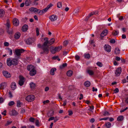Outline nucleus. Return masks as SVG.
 I'll use <instances>...</instances> for the list:
<instances>
[{
	"label": "nucleus",
	"mask_w": 128,
	"mask_h": 128,
	"mask_svg": "<svg viewBox=\"0 0 128 128\" xmlns=\"http://www.w3.org/2000/svg\"><path fill=\"white\" fill-rule=\"evenodd\" d=\"M42 51L40 52V54H47L48 53L49 50L47 47H46V46H42Z\"/></svg>",
	"instance_id": "f257e3e1"
},
{
	"label": "nucleus",
	"mask_w": 128,
	"mask_h": 128,
	"mask_svg": "<svg viewBox=\"0 0 128 128\" xmlns=\"http://www.w3.org/2000/svg\"><path fill=\"white\" fill-rule=\"evenodd\" d=\"M24 51V50L23 49H16L15 50L14 53L17 56H20L21 54Z\"/></svg>",
	"instance_id": "f03ea898"
},
{
	"label": "nucleus",
	"mask_w": 128,
	"mask_h": 128,
	"mask_svg": "<svg viewBox=\"0 0 128 128\" xmlns=\"http://www.w3.org/2000/svg\"><path fill=\"white\" fill-rule=\"evenodd\" d=\"M19 79L18 84L20 86H22L24 84V83L25 81L24 78L22 76L20 75L19 76Z\"/></svg>",
	"instance_id": "7ed1b4c3"
},
{
	"label": "nucleus",
	"mask_w": 128,
	"mask_h": 128,
	"mask_svg": "<svg viewBox=\"0 0 128 128\" xmlns=\"http://www.w3.org/2000/svg\"><path fill=\"white\" fill-rule=\"evenodd\" d=\"M35 98V96L33 95H29L26 98V100L28 102H31L34 101Z\"/></svg>",
	"instance_id": "20e7f679"
},
{
	"label": "nucleus",
	"mask_w": 128,
	"mask_h": 128,
	"mask_svg": "<svg viewBox=\"0 0 128 128\" xmlns=\"http://www.w3.org/2000/svg\"><path fill=\"white\" fill-rule=\"evenodd\" d=\"M53 6V4H50L45 9L41 10L40 14H42L44 12H46L49 8Z\"/></svg>",
	"instance_id": "39448f33"
},
{
	"label": "nucleus",
	"mask_w": 128,
	"mask_h": 128,
	"mask_svg": "<svg viewBox=\"0 0 128 128\" xmlns=\"http://www.w3.org/2000/svg\"><path fill=\"white\" fill-rule=\"evenodd\" d=\"M2 73L4 76L6 78H9L11 76L10 74L8 71L4 70L3 71Z\"/></svg>",
	"instance_id": "423d86ee"
},
{
	"label": "nucleus",
	"mask_w": 128,
	"mask_h": 128,
	"mask_svg": "<svg viewBox=\"0 0 128 128\" xmlns=\"http://www.w3.org/2000/svg\"><path fill=\"white\" fill-rule=\"evenodd\" d=\"M49 18L51 21L54 22L57 20L58 18V16L56 15H52L49 16Z\"/></svg>",
	"instance_id": "0eeeda50"
},
{
	"label": "nucleus",
	"mask_w": 128,
	"mask_h": 128,
	"mask_svg": "<svg viewBox=\"0 0 128 128\" xmlns=\"http://www.w3.org/2000/svg\"><path fill=\"white\" fill-rule=\"evenodd\" d=\"M122 72V69L121 67L118 68L117 69L115 72V76H118L120 75Z\"/></svg>",
	"instance_id": "6e6552de"
},
{
	"label": "nucleus",
	"mask_w": 128,
	"mask_h": 128,
	"mask_svg": "<svg viewBox=\"0 0 128 128\" xmlns=\"http://www.w3.org/2000/svg\"><path fill=\"white\" fill-rule=\"evenodd\" d=\"M24 41L26 44L29 45L31 44L34 42L32 39L31 38H28Z\"/></svg>",
	"instance_id": "1a4fd4ad"
},
{
	"label": "nucleus",
	"mask_w": 128,
	"mask_h": 128,
	"mask_svg": "<svg viewBox=\"0 0 128 128\" xmlns=\"http://www.w3.org/2000/svg\"><path fill=\"white\" fill-rule=\"evenodd\" d=\"M13 22L14 25L16 26H18L19 24V20L16 18H14L13 20Z\"/></svg>",
	"instance_id": "9d476101"
},
{
	"label": "nucleus",
	"mask_w": 128,
	"mask_h": 128,
	"mask_svg": "<svg viewBox=\"0 0 128 128\" xmlns=\"http://www.w3.org/2000/svg\"><path fill=\"white\" fill-rule=\"evenodd\" d=\"M104 48L105 50L108 52H110L111 51V47L109 45H105Z\"/></svg>",
	"instance_id": "9b49d317"
},
{
	"label": "nucleus",
	"mask_w": 128,
	"mask_h": 128,
	"mask_svg": "<svg viewBox=\"0 0 128 128\" xmlns=\"http://www.w3.org/2000/svg\"><path fill=\"white\" fill-rule=\"evenodd\" d=\"M108 30H104L101 34L100 36L103 37L106 35L108 33Z\"/></svg>",
	"instance_id": "f8f14e48"
},
{
	"label": "nucleus",
	"mask_w": 128,
	"mask_h": 128,
	"mask_svg": "<svg viewBox=\"0 0 128 128\" xmlns=\"http://www.w3.org/2000/svg\"><path fill=\"white\" fill-rule=\"evenodd\" d=\"M27 70L30 71L35 70L34 66L31 65L28 66L27 67Z\"/></svg>",
	"instance_id": "ddd939ff"
},
{
	"label": "nucleus",
	"mask_w": 128,
	"mask_h": 128,
	"mask_svg": "<svg viewBox=\"0 0 128 128\" xmlns=\"http://www.w3.org/2000/svg\"><path fill=\"white\" fill-rule=\"evenodd\" d=\"M48 38L46 37L44 38V40L45 41L44 42L42 46H46L48 44Z\"/></svg>",
	"instance_id": "4468645a"
},
{
	"label": "nucleus",
	"mask_w": 128,
	"mask_h": 128,
	"mask_svg": "<svg viewBox=\"0 0 128 128\" xmlns=\"http://www.w3.org/2000/svg\"><path fill=\"white\" fill-rule=\"evenodd\" d=\"M12 65L16 66L17 64L18 63V60L16 59L13 58L12 60Z\"/></svg>",
	"instance_id": "2eb2a0df"
},
{
	"label": "nucleus",
	"mask_w": 128,
	"mask_h": 128,
	"mask_svg": "<svg viewBox=\"0 0 128 128\" xmlns=\"http://www.w3.org/2000/svg\"><path fill=\"white\" fill-rule=\"evenodd\" d=\"M10 86L12 90H15L16 88V84L14 82H12Z\"/></svg>",
	"instance_id": "dca6fc26"
},
{
	"label": "nucleus",
	"mask_w": 128,
	"mask_h": 128,
	"mask_svg": "<svg viewBox=\"0 0 128 128\" xmlns=\"http://www.w3.org/2000/svg\"><path fill=\"white\" fill-rule=\"evenodd\" d=\"M7 63L8 66H11L12 64V60H11L10 58H8L7 60Z\"/></svg>",
	"instance_id": "f3484780"
},
{
	"label": "nucleus",
	"mask_w": 128,
	"mask_h": 128,
	"mask_svg": "<svg viewBox=\"0 0 128 128\" xmlns=\"http://www.w3.org/2000/svg\"><path fill=\"white\" fill-rule=\"evenodd\" d=\"M20 33L19 32H17L15 34L14 38L16 39H17L20 38Z\"/></svg>",
	"instance_id": "a211bd4d"
},
{
	"label": "nucleus",
	"mask_w": 128,
	"mask_h": 128,
	"mask_svg": "<svg viewBox=\"0 0 128 128\" xmlns=\"http://www.w3.org/2000/svg\"><path fill=\"white\" fill-rule=\"evenodd\" d=\"M6 85V83L5 82L2 83L0 84V89H3Z\"/></svg>",
	"instance_id": "6ab92c4d"
},
{
	"label": "nucleus",
	"mask_w": 128,
	"mask_h": 128,
	"mask_svg": "<svg viewBox=\"0 0 128 128\" xmlns=\"http://www.w3.org/2000/svg\"><path fill=\"white\" fill-rule=\"evenodd\" d=\"M36 73V71L35 69L33 70L30 71L29 74L30 76H33Z\"/></svg>",
	"instance_id": "aec40b11"
},
{
	"label": "nucleus",
	"mask_w": 128,
	"mask_h": 128,
	"mask_svg": "<svg viewBox=\"0 0 128 128\" xmlns=\"http://www.w3.org/2000/svg\"><path fill=\"white\" fill-rule=\"evenodd\" d=\"M4 10L3 9H0V18H2L4 16Z\"/></svg>",
	"instance_id": "412c9836"
},
{
	"label": "nucleus",
	"mask_w": 128,
	"mask_h": 128,
	"mask_svg": "<svg viewBox=\"0 0 128 128\" xmlns=\"http://www.w3.org/2000/svg\"><path fill=\"white\" fill-rule=\"evenodd\" d=\"M104 126L106 128H110L111 126V124L110 122H106L104 124Z\"/></svg>",
	"instance_id": "4be33fe9"
},
{
	"label": "nucleus",
	"mask_w": 128,
	"mask_h": 128,
	"mask_svg": "<svg viewBox=\"0 0 128 128\" xmlns=\"http://www.w3.org/2000/svg\"><path fill=\"white\" fill-rule=\"evenodd\" d=\"M28 25L25 24L24 25L22 28V30L23 32L26 31L28 29Z\"/></svg>",
	"instance_id": "5701e85b"
},
{
	"label": "nucleus",
	"mask_w": 128,
	"mask_h": 128,
	"mask_svg": "<svg viewBox=\"0 0 128 128\" xmlns=\"http://www.w3.org/2000/svg\"><path fill=\"white\" fill-rule=\"evenodd\" d=\"M55 41L54 38H52L48 41V44L50 45H52L53 44Z\"/></svg>",
	"instance_id": "b1692460"
},
{
	"label": "nucleus",
	"mask_w": 128,
	"mask_h": 128,
	"mask_svg": "<svg viewBox=\"0 0 128 128\" xmlns=\"http://www.w3.org/2000/svg\"><path fill=\"white\" fill-rule=\"evenodd\" d=\"M118 33L119 32L118 30H114L112 32V34L113 36H115L118 35Z\"/></svg>",
	"instance_id": "393cba45"
},
{
	"label": "nucleus",
	"mask_w": 128,
	"mask_h": 128,
	"mask_svg": "<svg viewBox=\"0 0 128 128\" xmlns=\"http://www.w3.org/2000/svg\"><path fill=\"white\" fill-rule=\"evenodd\" d=\"M73 74V72L71 70H69L66 73L67 75L69 76H71Z\"/></svg>",
	"instance_id": "a878e982"
},
{
	"label": "nucleus",
	"mask_w": 128,
	"mask_h": 128,
	"mask_svg": "<svg viewBox=\"0 0 128 128\" xmlns=\"http://www.w3.org/2000/svg\"><path fill=\"white\" fill-rule=\"evenodd\" d=\"M98 11H95L93 12H91L89 14V16L90 17L94 14H98Z\"/></svg>",
	"instance_id": "bb28decb"
},
{
	"label": "nucleus",
	"mask_w": 128,
	"mask_h": 128,
	"mask_svg": "<svg viewBox=\"0 0 128 128\" xmlns=\"http://www.w3.org/2000/svg\"><path fill=\"white\" fill-rule=\"evenodd\" d=\"M56 70L55 68H54L51 69L50 70V73L51 75H53L54 74V72Z\"/></svg>",
	"instance_id": "cd10ccee"
},
{
	"label": "nucleus",
	"mask_w": 128,
	"mask_h": 128,
	"mask_svg": "<svg viewBox=\"0 0 128 128\" xmlns=\"http://www.w3.org/2000/svg\"><path fill=\"white\" fill-rule=\"evenodd\" d=\"M90 82L88 81H86L85 82L84 84L86 86L89 87L90 86Z\"/></svg>",
	"instance_id": "c85d7f7f"
},
{
	"label": "nucleus",
	"mask_w": 128,
	"mask_h": 128,
	"mask_svg": "<svg viewBox=\"0 0 128 128\" xmlns=\"http://www.w3.org/2000/svg\"><path fill=\"white\" fill-rule=\"evenodd\" d=\"M120 50L118 48H116L114 50V53L116 54H119Z\"/></svg>",
	"instance_id": "c756f323"
},
{
	"label": "nucleus",
	"mask_w": 128,
	"mask_h": 128,
	"mask_svg": "<svg viewBox=\"0 0 128 128\" xmlns=\"http://www.w3.org/2000/svg\"><path fill=\"white\" fill-rule=\"evenodd\" d=\"M37 9V8H36L32 7L30 8L29 10L31 12H36Z\"/></svg>",
	"instance_id": "7c9ffc66"
},
{
	"label": "nucleus",
	"mask_w": 128,
	"mask_h": 128,
	"mask_svg": "<svg viewBox=\"0 0 128 128\" xmlns=\"http://www.w3.org/2000/svg\"><path fill=\"white\" fill-rule=\"evenodd\" d=\"M62 46H61L55 48L56 52H58L60 50L62 49Z\"/></svg>",
	"instance_id": "2f4dec72"
},
{
	"label": "nucleus",
	"mask_w": 128,
	"mask_h": 128,
	"mask_svg": "<svg viewBox=\"0 0 128 128\" xmlns=\"http://www.w3.org/2000/svg\"><path fill=\"white\" fill-rule=\"evenodd\" d=\"M88 73L90 76H92L94 74V73L93 71L92 70H88L87 71Z\"/></svg>",
	"instance_id": "473e14b6"
},
{
	"label": "nucleus",
	"mask_w": 128,
	"mask_h": 128,
	"mask_svg": "<svg viewBox=\"0 0 128 128\" xmlns=\"http://www.w3.org/2000/svg\"><path fill=\"white\" fill-rule=\"evenodd\" d=\"M124 119V117L123 116H118L117 118V120H118L119 121H122Z\"/></svg>",
	"instance_id": "72a5a7b5"
},
{
	"label": "nucleus",
	"mask_w": 128,
	"mask_h": 128,
	"mask_svg": "<svg viewBox=\"0 0 128 128\" xmlns=\"http://www.w3.org/2000/svg\"><path fill=\"white\" fill-rule=\"evenodd\" d=\"M67 64L66 63L63 64L62 65L60 66V69H62L67 66Z\"/></svg>",
	"instance_id": "f704fd0d"
},
{
	"label": "nucleus",
	"mask_w": 128,
	"mask_h": 128,
	"mask_svg": "<svg viewBox=\"0 0 128 128\" xmlns=\"http://www.w3.org/2000/svg\"><path fill=\"white\" fill-rule=\"evenodd\" d=\"M89 107L90 108L88 109V110L92 112V113H93V112L92 110L94 109V106H90Z\"/></svg>",
	"instance_id": "c9c22d12"
},
{
	"label": "nucleus",
	"mask_w": 128,
	"mask_h": 128,
	"mask_svg": "<svg viewBox=\"0 0 128 128\" xmlns=\"http://www.w3.org/2000/svg\"><path fill=\"white\" fill-rule=\"evenodd\" d=\"M30 87L32 88H34L36 86V84L33 83L31 82L30 84Z\"/></svg>",
	"instance_id": "e433bc0d"
},
{
	"label": "nucleus",
	"mask_w": 128,
	"mask_h": 128,
	"mask_svg": "<svg viewBox=\"0 0 128 128\" xmlns=\"http://www.w3.org/2000/svg\"><path fill=\"white\" fill-rule=\"evenodd\" d=\"M30 0H27L25 2V5L27 6H28L30 5Z\"/></svg>",
	"instance_id": "4c0bfd02"
},
{
	"label": "nucleus",
	"mask_w": 128,
	"mask_h": 128,
	"mask_svg": "<svg viewBox=\"0 0 128 128\" xmlns=\"http://www.w3.org/2000/svg\"><path fill=\"white\" fill-rule=\"evenodd\" d=\"M50 52L53 54H54L56 52L55 48H52L50 49Z\"/></svg>",
	"instance_id": "58836bf2"
},
{
	"label": "nucleus",
	"mask_w": 128,
	"mask_h": 128,
	"mask_svg": "<svg viewBox=\"0 0 128 128\" xmlns=\"http://www.w3.org/2000/svg\"><path fill=\"white\" fill-rule=\"evenodd\" d=\"M62 2H59L58 3L57 6L58 8H60L62 7Z\"/></svg>",
	"instance_id": "ea45409f"
},
{
	"label": "nucleus",
	"mask_w": 128,
	"mask_h": 128,
	"mask_svg": "<svg viewBox=\"0 0 128 128\" xmlns=\"http://www.w3.org/2000/svg\"><path fill=\"white\" fill-rule=\"evenodd\" d=\"M84 57L86 58L89 59L90 58V55L89 54H84Z\"/></svg>",
	"instance_id": "a19ab883"
},
{
	"label": "nucleus",
	"mask_w": 128,
	"mask_h": 128,
	"mask_svg": "<svg viewBox=\"0 0 128 128\" xmlns=\"http://www.w3.org/2000/svg\"><path fill=\"white\" fill-rule=\"evenodd\" d=\"M17 114V113L15 110H13L12 111V115L13 116H16Z\"/></svg>",
	"instance_id": "79ce46f5"
},
{
	"label": "nucleus",
	"mask_w": 128,
	"mask_h": 128,
	"mask_svg": "<svg viewBox=\"0 0 128 128\" xmlns=\"http://www.w3.org/2000/svg\"><path fill=\"white\" fill-rule=\"evenodd\" d=\"M96 64L97 65L100 67H102L103 66V64L102 63L100 62H98Z\"/></svg>",
	"instance_id": "37998d69"
},
{
	"label": "nucleus",
	"mask_w": 128,
	"mask_h": 128,
	"mask_svg": "<svg viewBox=\"0 0 128 128\" xmlns=\"http://www.w3.org/2000/svg\"><path fill=\"white\" fill-rule=\"evenodd\" d=\"M14 101H11L10 102L8 103V105L9 106H11L14 104Z\"/></svg>",
	"instance_id": "c03bdc74"
},
{
	"label": "nucleus",
	"mask_w": 128,
	"mask_h": 128,
	"mask_svg": "<svg viewBox=\"0 0 128 128\" xmlns=\"http://www.w3.org/2000/svg\"><path fill=\"white\" fill-rule=\"evenodd\" d=\"M6 25V26L7 27V28H6V30H7V29H9V28L10 26V24L8 22H7Z\"/></svg>",
	"instance_id": "a18cd8bd"
},
{
	"label": "nucleus",
	"mask_w": 128,
	"mask_h": 128,
	"mask_svg": "<svg viewBox=\"0 0 128 128\" xmlns=\"http://www.w3.org/2000/svg\"><path fill=\"white\" fill-rule=\"evenodd\" d=\"M7 30V32L9 34H12V30H9V29H7V30Z\"/></svg>",
	"instance_id": "49530a36"
},
{
	"label": "nucleus",
	"mask_w": 128,
	"mask_h": 128,
	"mask_svg": "<svg viewBox=\"0 0 128 128\" xmlns=\"http://www.w3.org/2000/svg\"><path fill=\"white\" fill-rule=\"evenodd\" d=\"M110 115V114L107 111H105L103 114V115L104 116H108Z\"/></svg>",
	"instance_id": "de8ad7c7"
},
{
	"label": "nucleus",
	"mask_w": 128,
	"mask_h": 128,
	"mask_svg": "<svg viewBox=\"0 0 128 128\" xmlns=\"http://www.w3.org/2000/svg\"><path fill=\"white\" fill-rule=\"evenodd\" d=\"M17 106L18 107H19L20 106L21 103L20 102V101L18 100L17 102Z\"/></svg>",
	"instance_id": "09e8293b"
},
{
	"label": "nucleus",
	"mask_w": 128,
	"mask_h": 128,
	"mask_svg": "<svg viewBox=\"0 0 128 128\" xmlns=\"http://www.w3.org/2000/svg\"><path fill=\"white\" fill-rule=\"evenodd\" d=\"M8 51L10 53V55H11L12 54V50L10 48H8Z\"/></svg>",
	"instance_id": "8fccbe9b"
},
{
	"label": "nucleus",
	"mask_w": 128,
	"mask_h": 128,
	"mask_svg": "<svg viewBox=\"0 0 128 128\" xmlns=\"http://www.w3.org/2000/svg\"><path fill=\"white\" fill-rule=\"evenodd\" d=\"M110 42L111 43L114 44L115 43V40L114 39H112L110 40Z\"/></svg>",
	"instance_id": "3c124183"
},
{
	"label": "nucleus",
	"mask_w": 128,
	"mask_h": 128,
	"mask_svg": "<svg viewBox=\"0 0 128 128\" xmlns=\"http://www.w3.org/2000/svg\"><path fill=\"white\" fill-rule=\"evenodd\" d=\"M108 119V117L104 118H100L99 120L100 121H101L102 120H106Z\"/></svg>",
	"instance_id": "603ef678"
},
{
	"label": "nucleus",
	"mask_w": 128,
	"mask_h": 128,
	"mask_svg": "<svg viewBox=\"0 0 128 128\" xmlns=\"http://www.w3.org/2000/svg\"><path fill=\"white\" fill-rule=\"evenodd\" d=\"M34 120L35 119L32 117H30L29 119L30 121L32 122H34Z\"/></svg>",
	"instance_id": "864d4df0"
},
{
	"label": "nucleus",
	"mask_w": 128,
	"mask_h": 128,
	"mask_svg": "<svg viewBox=\"0 0 128 128\" xmlns=\"http://www.w3.org/2000/svg\"><path fill=\"white\" fill-rule=\"evenodd\" d=\"M114 93H117L118 92L119 90L118 88H116L114 91Z\"/></svg>",
	"instance_id": "5fc2aeb1"
},
{
	"label": "nucleus",
	"mask_w": 128,
	"mask_h": 128,
	"mask_svg": "<svg viewBox=\"0 0 128 128\" xmlns=\"http://www.w3.org/2000/svg\"><path fill=\"white\" fill-rule=\"evenodd\" d=\"M35 124L36 125L38 126H39V121L38 120H37Z\"/></svg>",
	"instance_id": "6e6d98bb"
},
{
	"label": "nucleus",
	"mask_w": 128,
	"mask_h": 128,
	"mask_svg": "<svg viewBox=\"0 0 128 128\" xmlns=\"http://www.w3.org/2000/svg\"><path fill=\"white\" fill-rule=\"evenodd\" d=\"M36 36H38L39 35V29L38 28H36Z\"/></svg>",
	"instance_id": "4d7b16f0"
},
{
	"label": "nucleus",
	"mask_w": 128,
	"mask_h": 128,
	"mask_svg": "<svg viewBox=\"0 0 128 128\" xmlns=\"http://www.w3.org/2000/svg\"><path fill=\"white\" fill-rule=\"evenodd\" d=\"M76 59L77 60H78L80 59V56L78 55H76L75 56Z\"/></svg>",
	"instance_id": "13d9d810"
},
{
	"label": "nucleus",
	"mask_w": 128,
	"mask_h": 128,
	"mask_svg": "<svg viewBox=\"0 0 128 128\" xmlns=\"http://www.w3.org/2000/svg\"><path fill=\"white\" fill-rule=\"evenodd\" d=\"M68 115L69 116H71L73 114V112L72 110H69L68 111Z\"/></svg>",
	"instance_id": "bf43d9fd"
},
{
	"label": "nucleus",
	"mask_w": 128,
	"mask_h": 128,
	"mask_svg": "<svg viewBox=\"0 0 128 128\" xmlns=\"http://www.w3.org/2000/svg\"><path fill=\"white\" fill-rule=\"evenodd\" d=\"M54 117H52L50 118L48 120V121H50L51 120H54Z\"/></svg>",
	"instance_id": "052dcab7"
},
{
	"label": "nucleus",
	"mask_w": 128,
	"mask_h": 128,
	"mask_svg": "<svg viewBox=\"0 0 128 128\" xmlns=\"http://www.w3.org/2000/svg\"><path fill=\"white\" fill-rule=\"evenodd\" d=\"M9 97L10 98H12V94L11 93V92L10 91L9 92Z\"/></svg>",
	"instance_id": "680f3d73"
},
{
	"label": "nucleus",
	"mask_w": 128,
	"mask_h": 128,
	"mask_svg": "<svg viewBox=\"0 0 128 128\" xmlns=\"http://www.w3.org/2000/svg\"><path fill=\"white\" fill-rule=\"evenodd\" d=\"M68 44L67 41H64L63 43V45L64 46H66Z\"/></svg>",
	"instance_id": "e2e57ef3"
},
{
	"label": "nucleus",
	"mask_w": 128,
	"mask_h": 128,
	"mask_svg": "<svg viewBox=\"0 0 128 128\" xmlns=\"http://www.w3.org/2000/svg\"><path fill=\"white\" fill-rule=\"evenodd\" d=\"M74 12L75 14L78 13L79 12V9H75L74 10Z\"/></svg>",
	"instance_id": "0e129e2a"
},
{
	"label": "nucleus",
	"mask_w": 128,
	"mask_h": 128,
	"mask_svg": "<svg viewBox=\"0 0 128 128\" xmlns=\"http://www.w3.org/2000/svg\"><path fill=\"white\" fill-rule=\"evenodd\" d=\"M36 12L38 14H40L41 12V10L37 9Z\"/></svg>",
	"instance_id": "69168bd1"
},
{
	"label": "nucleus",
	"mask_w": 128,
	"mask_h": 128,
	"mask_svg": "<svg viewBox=\"0 0 128 128\" xmlns=\"http://www.w3.org/2000/svg\"><path fill=\"white\" fill-rule=\"evenodd\" d=\"M4 45L6 46H8L9 45V44L7 42H5L4 43Z\"/></svg>",
	"instance_id": "338daca9"
},
{
	"label": "nucleus",
	"mask_w": 128,
	"mask_h": 128,
	"mask_svg": "<svg viewBox=\"0 0 128 128\" xmlns=\"http://www.w3.org/2000/svg\"><path fill=\"white\" fill-rule=\"evenodd\" d=\"M116 59L117 61H119L120 60V57L116 56Z\"/></svg>",
	"instance_id": "774afa93"
}]
</instances>
